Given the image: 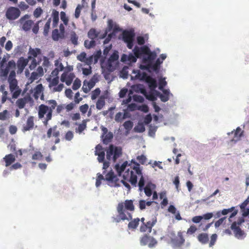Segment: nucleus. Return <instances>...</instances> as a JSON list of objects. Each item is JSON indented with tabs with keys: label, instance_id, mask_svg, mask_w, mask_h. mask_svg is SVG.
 <instances>
[{
	"label": "nucleus",
	"instance_id": "1",
	"mask_svg": "<svg viewBox=\"0 0 249 249\" xmlns=\"http://www.w3.org/2000/svg\"><path fill=\"white\" fill-rule=\"evenodd\" d=\"M134 165L132 166H129L123 173V178L124 179L128 181L134 186L137 184L138 176L140 177L138 185L140 191L144 190V193L147 196H150L152 195V191L156 188V185L151 181H148L144 187L145 180L142 175V170L140 168V165L134 162Z\"/></svg>",
	"mask_w": 249,
	"mask_h": 249
},
{
	"label": "nucleus",
	"instance_id": "2",
	"mask_svg": "<svg viewBox=\"0 0 249 249\" xmlns=\"http://www.w3.org/2000/svg\"><path fill=\"white\" fill-rule=\"evenodd\" d=\"M117 211L118 214L119 218H114V220L116 222H119L121 220H127L131 221L128 224V228L129 229H136L140 221V219L136 218L132 219V215L129 213H125V210L133 212L135 210V207L132 200H126L124 202H120L118 203L117 208Z\"/></svg>",
	"mask_w": 249,
	"mask_h": 249
},
{
	"label": "nucleus",
	"instance_id": "3",
	"mask_svg": "<svg viewBox=\"0 0 249 249\" xmlns=\"http://www.w3.org/2000/svg\"><path fill=\"white\" fill-rule=\"evenodd\" d=\"M47 103L50 105L48 107L44 104H41L38 107V116L39 119L44 117L46 114V116L43 121L44 125L47 127L48 125V122L52 118L53 112L56 107L57 102L54 100H48Z\"/></svg>",
	"mask_w": 249,
	"mask_h": 249
},
{
	"label": "nucleus",
	"instance_id": "4",
	"mask_svg": "<svg viewBox=\"0 0 249 249\" xmlns=\"http://www.w3.org/2000/svg\"><path fill=\"white\" fill-rule=\"evenodd\" d=\"M102 180L106 181L107 184L112 187L119 186L118 184L119 179L112 170H110L107 173H106V171L103 170L102 174L100 173L97 174L95 183L97 187L101 185Z\"/></svg>",
	"mask_w": 249,
	"mask_h": 249
},
{
	"label": "nucleus",
	"instance_id": "5",
	"mask_svg": "<svg viewBox=\"0 0 249 249\" xmlns=\"http://www.w3.org/2000/svg\"><path fill=\"white\" fill-rule=\"evenodd\" d=\"M133 73H136L135 78L140 80H144L148 84L151 91H156L155 89L157 87L156 80L151 76L148 75L145 72H141L140 70H134Z\"/></svg>",
	"mask_w": 249,
	"mask_h": 249
},
{
	"label": "nucleus",
	"instance_id": "6",
	"mask_svg": "<svg viewBox=\"0 0 249 249\" xmlns=\"http://www.w3.org/2000/svg\"><path fill=\"white\" fill-rule=\"evenodd\" d=\"M122 154V150L121 147L114 146L113 145L110 144L108 149L107 150V159L108 160H112L115 162Z\"/></svg>",
	"mask_w": 249,
	"mask_h": 249
},
{
	"label": "nucleus",
	"instance_id": "7",
	"mask_svg": "<svg viewBox=\"0 0 249 249\" xmlns=\"http://www.w3.org/2000/svg\"><path fill=\"white\" fill-rule=\"evenodd\" d=\"M185 241L183 232L181 231H178L177 235L174 233L173 237L171 238V243L174 249H182Z\"/></svg>",
	"mask_w": 249,
	"mask_h": 249
},
{
	"label": "nucleus",
	"instance_id": "8",
	"mask_svg": "<svg viewBox=\"0 0 249 249\" xmlns=\"http://www.w3.org/2000/svg\"><path fill=\"white\" fill-rule=\"evenodd\" d=\"M20 14L19 8L10 6L5 11V17L9 20L13 21L18 19L20 16Z\"/></svg>",
	"mask_w": 249,
	"mask_h": 249
},
{
	"label": "nucleus",
	"instance_id": "9",
	"mask_svg": "<svg viewBox=\"0 0 249 249\" xmlns=\"http://www.w3.org/2000/svg\"><path fill=\"white\" fill-rule=\"evenodd\" d=\"M135 34L132 31H124L123 33V40L126 43L128 49H132L134 44Z\"/></svg>",
	"mask_w": 249,
	"mask_h": 249
},
{
	"label": "nucleus",
	"instance_id": "10",
	"mask_svg": "<svg viewBox=\"0 0 249 249\" xmlns=\"http://www.w3.org/2000/svg\"><path fill=\"white\" fill-rule=\"evenodd\" d=\"M156 222L157 218L155 217L151 220H149L145 223H142L140 227V231L142 232L150 233L152 231L153 227L156 224Z\"/></svg>",
	"mask_w": 249,
	"mask_h": 249
},
{
	"label": "nucleus",
	"instance_id": "11",
	"mask_svg": "<svg viewBox=\"0 0 249 249\" xmlns=\"http://www.w3.org/2000/svg\"><path fill=\"white\" fill-rule=\"evenodd\" d=\"M108 33V31L106 30L104 33L101 34L100 32H98L94 28L90 29L88 33V37L91 39H102L106 37Z\"/></svg>",
	"mask_w": 249,
	"mask_h": 249
},
{
	"label": "nucleus",
	"instance_id": "12",
	"mask_svg": "<svg viewBox=\"0 0 249 249\" xmlns=\"http://www.w3.org/2000/svg\"><path fill=\"white\" fill-rule=\"evenodd\" d=\"M30 16L26 14L22 17L19 20V23L22 25V29L25 31H29L34 24L32 20H26L29 19Z\"/></svg>",
	"mask_w": 249,
	"mask_h": 249
},
{
	"label": "nucleus",
	"instance_id": "13",
	"mask_svg": "<svg viewBox=\"0 0 249 249\" xmlns=\"http://www.w3.org/2000/svg\"><path fill=\"white\" fill-rule=\"evenodd\" d=\"M133 52L137 58H140L142 55L148 53L149 52V48L147 46H143L141 47L136 46L133 49Z\"/></svg>",
	"mask_w": 249,
	"mask_h": 249
},
{
	"label": "nucleus",
	"instance_id": "14",
	"mask_svg": "<svg viewBox=\"0 0 249 249\" xmlns=\"http://www.w3.org/2000/svg\"><path fill=\"white\" fill-rule=\"evenodd\" d=\"M56 126L51 127L48 130L47 132V138H50L52 136L56 138L54 141L55 144L58 143L60 142V139L59 138L60 132L58 130H56Z\"/></svg>",
	"mask_w": 249,
	"mask_h": 249
},
{
	"label": "nucleus",
	"instance_id": "15",
	"mask_svg": "<svg viewBox=\"0 0 249 249\" xmlns=\"http://www.w3.org/2000/svg\"><path fill=\"white\" fill-rule=\"evenodd\" d=\"M231 229L233 231L234 236L238 239H242L245 235V232L242 231L240 226L237 225L235 223H232L231 226Z\"/></svg>",
	"mask_w": 249,
	"mask_h": 249
},
{
	"label": "nucleus",
	"instance_id": "16",
	"mask_svg": "<svg viewBox=\"0 0 249 249\" xmlns=\"http://www.w3.org/2000/svg\"><path fill=\"white\" fill-rule=\"evenodd\" d=\"M34 117L32 116H29L26 122L22 126V131L25 132L33 129L34 126Z\"/></svg>",
	"mask_w": 249,
	"mask_h": 249
},
{
	"label": "nucleus",
	"instance_id": "17",
	"mask_svg": "<svg viewBox=\"0 0 249 249\" xmlns=\"http://www.w3.org/2000/svg\"><path fill=\"white\" fill-rule=\"evenodd\" d=\"M28 62L27 59H24L23 57H20L17 62L18 72L21 73Z\"/></svg>",
	"mask_w": 249,
	"mask_h": 249
},
{
	"label": "nucleus",
	"instance_id": "18",
	"mask_svg": "<svg viewBox=\"0 0 249 249\" xmlns=\"http://www.w3.org/2000/svg\"><path fill=\"white\" fill-rule=\"evenodd\" d=\"M16 160L15 155L9 154L5 156V157L3 158V160L5 162V165L6 167L9 166L13 163L15 162Z\"/></svg>",
	"mask_w": 249,
	"mask_h": 249
},
{
	"label": "nucleus",
	"instance_id": "19",
	"mask_svg": "<svg viewBox=\"0 0 249 249\" xmlns=\"http://www.w3.org/2000/svg\"><path fill=\"white\" fill-rule=\"evenodd\" d=\"M234 207H231V208H229V209H223V210H222L221 211V214L222 215H226L228 213H231V212H232L231 213V214L229 218V220L230 222H231V218L235 216L237 213H238V211L237 210H234Z\"/></svg>",
	"mask_w": 249,
	"mask_h": 249
},
{
	"label": "nucleus",
	"instance_id": "20",
	"mask_svg": "<svg viewBox=\"0 0 249 249\" xmlns=\"http://www.w3.org/2000/svg\"><path fill=\"white\" fill-rule=\"evenodd\" d=\"M145 54L147 55V57H144L142 59L143 63H152L157 57V54L155 52H151L149 49V52Z\"/></svg>",
	"mask_w": 249,
	"mask_h": 249
},
{
	"label": "nucleus",
	"instance_id": "21",
	"mask_svg": "<svg viewBox=\"0 0 249 249\" xmlns=\"http://www.w3.org/2000/svg\"><path fill=\"white\" fill-rule=\"evenodd\" d=\"M41 53V50L39 48L33 49L30 48L29 50L28 59L36 58L38 54Z\"/></svg>",
	"mask_w": 249,
	"mask_h": 249
},
{
	"label": "nucleus",
	"instance_id": "22",
	"mask_svg": "<svg viewBox=\"0 0 249 249\" xmlns=\"http://www.w3.org/2000/svg\"><path fill=\"white\" fill-rule=\"evenodd\" d=\"M198 240L203 244H207L209 241V236L207 233H202L197 236Z\"/></svg>",
	"mask_w": 249,
	"mask_h": 249
},
{
	"label": "nucleus",
	"instance_id": "23",
	"mask_svg": "<svg viewBox=\"0 0 249 249\" xmlns=\"http://www.w3.org/2000/svg\"><path fill=\"white\" fill-rule=\"evenodd\" d=\"M105 105V98L104 96H100L98 99L96 107V108L98 110H101Z\"/></svg>",
	"mask_w": 249,
	"mask_h": 249
},
{
	"label": "nucleus",
	"instance_id": "24",
	"mask_svg": "<svg viewBox=\"0 0 249 249\" xmlns=\"http://www.w3.org/2000/svg\"><path fill=\"white\" fill-rule=\"evenodd\" d=\"M127 165V162H124L121 166L120 165L119 163H117L115 166V168L116 171L117 172L119 176H121V174L122 172L124 171L126 165Z\"/></svg>",
	"mask_w": 249,
	"mask_h": 249
},
{
	"label": "nucleus",
	"instance_id": "25",
	"mask_svg": "<svg viewBox=\"0 0 249 249\" xmlns=\"http://www.w3.org/2000/svg\"><path fill=\"white\" fill-rule=\"evenodd\" d=\"M162 63V61H160V58H158L156 62L154 64L150 63L151 70L155 72H158L160 69V65Z\"/></svg>",
	"mask_w": 249,
	"mask_h": 249
},
{
	"label": "nucleus",
	"instance_id": "26",
	"mask_svg": "<svg viewBox=\"0 0 249 249\" xmlns=\"http://www.w3.org/2000/svg\"><path fill=\"white\" fill-rule=\"evenodd\" d=\"M243 133V132L241 131V129L239 127H238L234 132V137L231 141L237 142L239 141L242 136Z\"/></svg>",
	"mask_w": 249,
	"mask_h": 249
},
{
	"label": "nucleus",
	"instance_id": "27",
	"mask_svg": "<svg viewBox=\"0 0 249 249\" xmlns=\"http://www.w3.org/2000/svg\"><path fill=\"white\" fill-rule=\"evenodd\" d=\"M103 142L105 144H107L111 142L113 138V134L109 132L104 135V138H102Z\"/></svg>",
	"mask_w": 249,
	"mask_h": 249
},
{
	"label": "nucleus",
	"instance_id": "28",
	"mask_svg": "<svg viewBox=\"0 0 249 249\" xmlns=\"http://www.w3.org/2000/svg\"><path fill=\"white\" fill-rule=\"evenodd\" d=\"M9 82L10 89L11 92H13L18 88V82L16 79L8 80Z\"/></svg>",
	"mask_w": 249,
	"mask_h": 249
},
{
	"label": "nucleus",
	"instance_id": "29",
	"mask_svg": "<svg viewBox=\"0 0 249 249\" xmlns=\"http://www.w3.org/2000/svg\"><path fill=\"white\" fill-rule=\"evenodd\" d=\"M97 81V77L96 75H94L89 81H86V83L88 84V87H89L91 89L95 86Z\"/></svg>",
	"mask_w": 249,
	"mask_h": 249
},
{
	"label": "nucleus",
	"instance_id": "30",
	"mask_svg": "<svg viewBox=\"0 0 249 249\" xmlns=\"http://www.w3.org/2000/svg\"><path fill=\"white\" fill-rule=\"evenodd\" d=\"M52 16L53 18V26L55 27L57 25L59 21L58 12L54 10L53 11Z\"/></svg>",
	"mask_w": 249,
	"mask_h": 249
},
{
	"label": "nucleus",
	"instance_id": "31",
	"mask_svg": "<svg viewBox=\"0 0 249 249\" xmlns=\"http://www.w3.org/2000/svg\"><path fill=\"white\" fill-rule=\"evenodd\" d=\"M26 102L27 101L25 98H19L17 100L16 104L19 108L22 109L24 107Z\"/></svg>",
	"mask_w": 249,
	"mask_h": 249
},
{
	"label": "nucleus",
	"instance_id": "32",
	"mask_svg": "<svg viewBox=\"0 0 249 249\" xmlns=\"http://www.w3.org/2000/svg\"><path fill=\"white\" fill-rule=\"evenodd\" d=\"M86 128V122L83 120L81 124H78L77 128L75 129V131L79 133H82Z\"/></svg>",
	"mask_w": 249,
	"mask_h": 249
},
{
	"label": "nucleus",
	"instance_id": "33",
	"mask_svg": "<svg viewBox=\"0 0 249 249\" xmlns=\"http://www.w3.org/2000/svg\"><path fill=\"white\" fill-rule=\"evenodd\" d=\"M149 239H150V236L147 234L143 235L140 239V243L141 245L145 246L149 243Z\"/></svg>",
	"mask_w": 249,
	"mask_h": 249
},
{
	"label": "nucleus",
	"instance_id": "34",
	"mask_svg": "<svg viewBox=\"0 0 249 249\" xmlns=\"http://www.w3.org/2000/svg\"><path fill=\"white\" fill-rule=\"evenodd\" d=\"M48 81H49V86L50 88H51L58 85L59 83V77L56 76L52 79L49 78L48 79Z\"/></svg>",
	"mask_w": 249,
	"mask_h": 249
},
{
	"label": "nucleus",
	"instance_id": "35",
	"mask_svg": "<svg viewBox=\"0 0 249 249\" xmlns=\"http://www.w3.org/2000/svg\"><path fill=\"white\" fill-rule=\"evenodd\" d=\"M96 45V42L94 39L89 41L88 40H86L84 42V45L86 48L88 49H90L91 48L93 47Z\"/></svg>",
	"mask_w": 249,
	"mask_h": 249
},
{
	"label": "nucleus",
	"instance_id": "36",
	"mask_svg": "<svg viewBox=\"0 0 249 249\" xmlns=\"http://www.w3.org/2000/svg\"><path fill=\"white\" fill-rule=\"evenodd\" d=\"M125 118V114H123L122 112L117 113L115 116V120L117 122H121Z\"/></svg>",
	"mask_w": 249,
	"mask_h": 249
},
{
	"label": "nucleus",
	"instance_id": "37",
	"mask_svg": "<svg viewBox=\"0 0 249 249\" xmlns=\"http://www.w3.org/2000/svg\"><path fill=\"white\" fill-rule=\"evenodd\" d=\"M9 118V113L7 110L5 109L0 112V120L4 121Z\"/></svg>",
	"mask_w": 249,
	"mask_h": 249
},
{
	"label": "nucleus",
	"instance_id": "38",
	"mask_svg": "<svg viewBox=\"0 0 249 249\" xmlns=\"http://www.w3.org/2000/svg\"><path fill=\"white\" fill-rule=\"evenodd\" d=\"M155 92L156 93V95L159 96L161 101L163 102H167L169 99V96H167V95L160 94V92L158 91H155Z\"/></svg>",
	"mask_w": 249,
	"mask_h": 249
},
{
	"label": "nucleus",
	"instance_id": "39",
	"mask_svg": "<svg viewBox=\"0 0 249 249\" xmlns=\"http://www.w3.org/2000/svg\"><path fill=\"white\" fill-rule=\"evenodd\" d=\"M101 92L99 88H97L95 90L92 91L91 98L92 100H94L97 98V97L100 95Z\"/></svg>",
	"mask_w": 249,
	"mask_h": 249
},
{
	"label": "nucleus",
	"instance_id": "40",
	"mask_svg": "<svg viewBox=\"0 0 249 249\" xmlns=\"http://www.w3.org/2000/svg\"><path fill=\"white\" fill-rule=\"evenodd\" d=\"M81 86V81L78 78H76L72 85V88L73 90H75L78 89Z\"/></svg>",
	"mask_w": 249,
	"mask_h": 249
},
{
	"label": "nucleus",
	"instance_id": "41",
	"mask_svg": "<svg viewBox=\"0 0 249 249\" xmlns=\"http://www.w3.org/2000/svg\"><path fill=\"white\" fill-rule=\"evenodd\" d=\"M60 18L63 22L64 24L67 25L69 22V19L67 17L66 13L64 12H61L60 13Z\"/></svg>",
	"mask_w": 249,
	"mask_h": 249
},
{
	"label": "nucleus",
	"instance_id": "42",
	"mask_svg": "<svg viewBox=\"0 0 249 249\" xmlns=\"http://www.w3.org/2000/svg\"><path fill=\"white\" fill-rule=\"evenodd\" d=\"M51 19L49 18L46 22L44 27V34L47 35L49 32L50 24H51Z\"/></svg>",
	"mask_w": 249,
	"mask_h": 249
},
{
	"label": "nucleus",
	"instance_id": "43",
	"mask_svg": "<svg viewBox=\"0 0 249 249\" xmlns=\"http://www.w3.org/2000/svg\"><path fill=\"white\" fill-rule=\"evenodd\" d=\"M43 158V155L39 151L36 152L32 156L34 160H41Z\"/></svg>",
	"mask_w": 249,
	"mask_h": 249
},
{
	"label": "nucleus",
	"instance_id": "44",
	"mask_svg": "<svg viewBox=\"0 0 249 249\" xmlns=\"http://www.w3.org/2000/svg\"><path fill=\"white\" fill-rule=\"evenodd\" d=\"M60 37V34L58 29H55L53 31L52 38L54 40L57 41Z\"/></svg>",
	"mask_w": 249,
	"mask_h": 249
},
{
	"label": "nucleus",
	"instance_id": "45",
	"mask_svg": "<svg viewBox=\"0 0 249 249\" xmlns=\"http://www.w3.org/2000/svg\"><path fill=\"white\" fill-rule=\"evenodd\" d=\"M217 238V235L216 233L213 234L211 236L210 242L209 243V246L210 247H213L216 241Z\"/></svg>",
	"mask_w": 249,
	"mask_h": 249
},
{
	"label": "nucleus",
	"instance_id": "46",
	"mask_svg": "<svg viewBox=\"0 0 249 249\" xmlns=\"http://www.w3.org/2000/svg\"><path fill=\"white\" fill-rule=\"evenodd\" d=\"M86 56H87L86 53L85 52H83L77 55V58L80 61L86 62V61L87 60L86 59Z\"/></svg>",
	"mask_w": 249,
	"mask_h": 249
},
{
	"label": "nucleus",
	"instance_id": "47",
	"mask_svg": "<svg viewBox=\"0 0 249 249\" xmlns=\"http://www.w3.org/2000/svg\"><path fill=\"white\" fill-rule=\"evenodd\" d=\"M134 129L136 131L140 133L143 132L145 131V127L142 124H138Z\"/></svg>",
	"mask_w": 249,
	"mask_h": 249
},
{
	"label": "nucleus",
	"instance_id": "48",
	"mask_svg": "<svg viewBox=\"0 0 249 249\" xmlns=\"http://www.w3.org/2000/svg\"><path fill=\"white\" fill-rule=\"evenodd\" d=\"M123 125L126 130H129L133 127V124L131 121H127L124 123Z\"/></svg>",
	"mask_w": 249,
	"mask_h": 249
},
{
	"label": "nucleus",
	"instance_id": "49",
	"mask_svg": "<svg viewBox=\"0 0 249 249\" xmlns=\"http://www.w3.org/2000/svg\"><path fill=\"white\" fill-rule=\"evenodd\" d=\"M156 94L154 91H151L148 95H145L146 99L151 101H154L157 99Z\"/></svg>",
	"mask_w": 249,
	"mask_h": 249
},
{
	"label": "nucleus",
	"instance_id": "50",
	"mask_svg": "<svg viewBox=\"0 0 249 249\" xmlns=\"http://www.w3.org/2000/svg\"><path fill=\"white\" fill-rule=\"evenodd\" d=\"M119 58V55L117 52H114L110 56L109 60L110 62H114Z\"/></svg>",
	"mask_w": 249,
	"mask_h": 249
},
{
	"label": "nucleus",
	"instance_id": "51",
	"mask_svg": "<svg viewBox=\"0 0 249 249\" xmlns=\"http://www.w3.org/2000/svg\"><path fill=\"white\" fill-rule=\"evenodd\" d=\"M95 155L98 156L97 160L99 162H103L105 160V153H95Z\"/></svg>",
	"mask_w": 249,
	"mask_h": 249
},
{
	"label": "nucleus",
	"instance_id": "52",
	"mask_svg": "<svg viewBox=\"0 0 249 249\" xmlns=\"http://www.w3.org/2000/svg\"><path fill=\"white\" fill-rule=\"evenodd\" d=\"M137 57L134 54L129 53L128 55V63H134L137 61Z\"/></svg>",
	"mask_w": 249,
	"mask_h": 249
},
{
	"label": "nucleus",
	"instance_id": "53",
	"mask_svg": "<svg viewBox=\"0 0 249 249\" xmlns=\"http://www.w3.org/2000/svg\"><path fill=\"white\" fill-rule=\"evenodd\" d=\"M197 231L196 226L194 225H191L190 228L187 230V233L188 234H192Z\"/></svg>",
	"mask_w": 249,
	"mask_h": 249
},
{
	"label": "nucleus",
	"instance_id": "54",
	"mask_svg": "<svg viewBox=\"0 0 249 249\" xmlns=\"http://www.w3.org/2000/svg\"><path fill=\"white\" fill-rule=\"evenodd\" d=\"M43 11L40 7L37 8L34 12V16L35 17L37 18L39 17L42 14Z\"/></svg>",
	"mask_w": 249,
	"mask_h": 249
},
{
	"label": "nucleus",
	"instance_id": "55",
	"mask_svg": "<svg viewBox=\"0 0 249 249\" xmlns=\"http://www.w3.org/2000/svg\"><path fill=\"white\" fill-rule=\"evenodd\" d=\"M73 138V133L71 131H68L65 134V138L67 141H71Z\"/></svg>",
	"mask_w": 249,
	"mask_h": 249
},
{
	"label": "nucleus",
	"instance_id": "56",
	"mask_svg": "<svg viewBox=\"0 0 249 249\" xmlns=\"http://www.w3.org/2000/svg\"><path fill=\"white\" fill-rule=\"evenodd\" d=\"M157 240L153 237L150 236V239H149L148 243V246L150 248H152L157 244Z\"/></svg>",
	"mask_w": 249,
	"mask_h": 249
},
{
	"label": "nucleus",
	"instance_id": "57",
	"mask_svg": "<svg viewBox=\"0 0 249 249\" xmlns=\"http://www.w3.org/2000/svg\"><path fill=\"white\" fill-rule=\"evenodd\" d=\"M145 200L141 199L139 201L138 207L141 210H143L146 208Z\"/></svg>",
	"mask_w": 249,
	"mask_h": 249
},
{
	"label": "nucleus",
	"instance_id": "58",
	"mask_svg": "<svg viewBox=\"0 0 249 249\" xmlns=\"http://www.w3.org/2000/svg\"><path fill=\"white\" fill-rule=\"evenodd\" d=\"M137 160L139 161L140 163L142 164H144L146 161V158L145 156L143 155H142L141 156H138L137 157Z\"/></svg>",
	"mask_w": 249,
	"mask_h": 249
},
{
	"label": "nucleus",
	"instance_id": "59",
	"mask_svg": "<svg viewBox=\"0 0 249 249\" xmlns=\"http://www.w3.org/2000/svg\"><path fill=\"white\" fill-rule=\"evenodd\" d=\"M16 65L15 62L12 60L8 62L6 67L8 68L10 70L11 69L14 70L16 68Z\"/></svg>",
	"mask_w": 249,
	"mask_h": 249
},
{
	"label": "nucleus",
	"instance_id": "60",
	"mask_svg": "<svg viewBox=\"0 0 249 249\" xmlns=\"http://www.w3.org/2000/svg\"><path fill=\"white\" fill-rule=\"evenodd\" d=\"M167 82L165 79H161L159 80V89L160 90H162L163 88L166 85Z\"/></svg>",
	"mask_w": 249,
	"mask_h": 249
},
{
	"label": "nucleus",
	"instance_id": "61",
	"mask_svg": "<svg viewBox=\"0 0 249 249\" xmlns=\"http://www.w3.org/2000/svg\"><path fill=\"white\" fill-rule=\"evenodd\" d=\"M249 203V196H248L247 199L240 205V208L241 210H245V208L248 205Z\"/></svg>",
	"mask_w": 249,
	"mask_h": 249
},
{
	"label": "nucleus",
	"instance_id": "62",
	"mask_svg": "<svg viewBox=\"0 0 249 249\" xmlns=\"http://www.w3.org/2000/svg\"><path fill=\"white\" fill-rule=\"evenodd\" d=\"M18 7L22 11L26 10L29 8V6L24 1L20 2Z\"/></svg>",
	"mask_w": 249,
	"mask_h": 249
},
{
	"label": "nucleus",
	"instance_id": "63",
	"mask_svg": "<svg viewBox=\"0 0 249 249\" xmlns=\"http://www.w3.org/2000/svg\"><path fill=\"white\" fill-rule=\"evenodd\" d=\"M88 108H89V106L88 104H84L82 106H81L79 108L80 111L83 114H85L87 112Z\"/></svg>",
	"mask_w": 249,
	"mask_h": 249
},
{
	"label": "nucleus",
	"instance_id": "64",
	"mask_svg": "<svg viewBox=\"0 0 249 249\" xmlns=\"http://www.w3.org/2000/svg\"><path fill=\"white\" fill-rule=\"evenodd\" d=\"M81 9H82V7L80 5H78L76 7L75 10V14H74V16H75V18H78L79 17Z\"/></svg>",
	"mask_w": 249,
	"mask_h": 249
}]
</instances>
